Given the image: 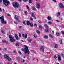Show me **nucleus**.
Returning <instances> with one entry per match:
<instances>
[{"mask_svg":"<svg viewBox=\"0 0 64 64\" xmlns=\"http://www.w3.org/2000/svg\"><path fill=\"white\" fill-rule=\"evenodd\" d=\"M58 61H61L62 59H61V56H60L58 55Z\"/></svg>","mask_w":64,"mask_h":64,"instance_id":"nucleus-8","label":"nucleus"},{"mask_svg":"<svg viewBox=\"0 0 64 64\" xmlns=\"http://www.w3.org/2000/svg\"><path fill=\"white\" fill-rule=\"evenodd\" d=\"M48 38V36H44V39H46Z\"/></svg>","mask_w":64,"mask_h":64,"instance_id":"nucleus-32","label":"nucleus"},{"mask_svg":"<svg viewBox=\"0 0 64 64\" xmlns=\"http://www.w3.org/2000/svg\"><path fill=\"white\" fill-rule=\"evenodd\" d=\"M36 33L38 34H40V32L38 30H36Z\"/></svg>","mask_w":64,"mask_h":64,"instance_id":"nucleus-29","label":"nucleus"},{"mask_svg":"<svg viewBox=\"0 0 64 64\" xmlns=\"http://www.w3.org/2000/svg\"><path fill=\"white\" fill-rule=\"evenodd\" d=\"M19 28H20V29H22V26H19Z\"/></svg>","mask_w":64,"mask_h":64,"instance_id":"nucleus-46","label":"nucleus"},{"mask_svg":"<svg viewBox=\"0 0 64 64\" xmlns=\"http://www.w3.org/2000/svg\"><path fill=\"white\" fill-rule=\"evenodd\" d=\"M31 16H32L33 17H34V18L35 17V16L34 15V14L33 13H32V14H31Z\"/></svg>","mask_w":64,"mask_h":64,"instance_id":"nucleus-27","label":"nucleus"},{"mask_svg":"<svg viewBox=\"0 0 64 64\" xmlns=\"http://www.w3.org/2000/svg\"><path fill=\"white\" fill-rule=\"evenodd\" d=\"M19 37H21V34L19 33Z\"/></svg>","mask_w":64,"mask_h":64,"instance_id":"nucleus-47","label":"nucleus"},{"mask_svg":"<svg viewBox=\"0 0 64 64\" xmlns=\"http://www.w3.org/2000/svg\"><path fill=\"white\" fill-rule=\"evenodd\" d=\"M24 14H25V15H27V14H28V12H27V11H24Z\"/></svg>","mask_w":64,"mask_h":64,"instance_id":"nucleus-26","label":"nucleus"},{"mask_svg":"<svg viewBox=\"0 0 64 64\" xmlns=\"http://www.w3.org/2000/svg\"><path fill=\"white\" fill-rule=\"evenodd\" d=\"M39 28H40V29H42V26H39Z\"/></svg>","mask_w":64,"mask_h":64,"instance_id":"nucleus-36","label":"nucleus"},{"mask_svg":"<svg viewBox=\"0 0 64 64\" xmlns=\"http://www.w3.org/2000/svg\"><path fill=\"white\" fill-rule=\"evenodd\" d=\"M44 20L45 21V22H47V20L46 19Z\"/></svg>","mask_w":64,"mask_h":64,"instance_id":"nucleus-57","label":"nucleus"},{"mask_svg":"<svg viewBox=\"0 0 64 64\" xmlns=\"http://www.w3.org/2000/svg\"><path fill=\"white\" fill-rule=\"evenodd\" d=\"M30 26L31 27H32V26H33V24L30 23Z\"/></svg>","mask_w":64,"mask_h":64,"instance_id":"nucleus-30","label":"nucleus"},{"mask_svg":"<svg viewBox=\"0 0 64 64\" xmlns=\"http://www.w3.org/2000/svg\"><path fill=\"white\" fill-rule=\"evenodd\" d=\"M1 32L2 33V34H4V31L2 30L1 31Z\"/></svg>","mask_w":64,"mask_h":64,"instance_id":"nucleus-41","label":"nucleus"},{"mask_svg":"<svg viewBox=\"0 0 64 64\" xmlns=\"http://www.w3.org/2000/svg\"><path fill=\"white\" fill-rule=\"evenodd\" d=\"M2 43H8V42L4 40H2Z\"/></svg>","mask_w":64,"mask_h":64,"instance_id":"nucleus-11","label":"nucleus"},{"mask_svg":"<svg viewBox=\"0 0 64 64\" xmlns=\"http://www.w3.org/2000/svg\"><path fill=\"white\" fill-rule=\"evenodd\" d=\"M16 46H19V44L18 43H16Z\"/></svg>","mask_w":64,"mask_h":64,"instance_id":"nucleus-31","label":"nucleus"},{"mask_svg":"<svg viewBox=\"0 0 64 64\" xmlns=\"http://www.w3.org/2000/svg\"><path fill=\"white\" fill-rule=\"evenodd\" d=\"M23 62H25V60H23Z\"/></svg>","mask_w":64,"mask_h":64,"instance_id":"nucleus-61","label":"nucleus"},{"mask_svg":"<svg viewBox=\"0 0 64 64\" xmlns=\"http://www.w3.org/2000/svg\"><path fill=\"white\" fill-rule=\"evenodd\" d=\"M0 12H1V11H2V10L1 8H0Z\"/></svg>","mask_w":64,"mask_h":64,"instance_id":"nucleus-58","label":"nucleus"},{"mask_svg":"<svg viewBox=\"0 0 64 64\" xmlns=\"http://www.w3.org/2000/svg\"><path fill=\"white\" fill-rule=\"evenodd\" d=\"M3 3L5 6H8V5L9 4L10 2L7 0H3Z\"/></svg>","mask_w":64,"mask_h":64,"instance_id":"nucleus-3","label":"nucleus"},{"mask_svg":"<svg viewBox=\"0 0 64 64\" xmlns=\"http://www.w3.org/2000/svg\"><path fill=\"white\" fill-rule=\"evenodd\" d=\"M28 1V0H24V2H26V1Z\"/></svg>","mask_w":64,"mask_h":64,"instance_id":"nucleus-56","label":"nucleus"},{"mask_svg":"<svg viewBox=\"0 0 64 64\" xmlns=\"http://www.w3.org/2000/svg\"><path fill=\"white\" fill-rule=\"evenodd\" d=\"M28 41L29 42H31L32 41V40L31 39H28Z\"/></svg>","mask_w":64,"mask_h":64,"instance_id":"nucleus-25","label":"nucleus"},{"mask_svg":"<svg viewBox=\"0 0 64 64\" xmlns=\"http://www.w3.org/2000/svg\"><path fill=\"white\" fill-rule=\"evenodd\" d=\"M36 6V7L37 8H39L40 7V4H37Z\"/></svg>","mask_w":64,"mask_h":64,"instance_id":"nucleus-13","label":"nucleus"},{"mask_svg":"<svg viewBox=\"0 0 64 64\" xmlns=\"http://www.w3.org/2000/svg\"><path fill=\"white\" fill-rule=\"evenodd\" d=\"M23 24L24 25H26V22L25 21H24L23 22Z\"/></svg>","mask_w":64,"mask_h":64,"instance_id":"nucleus-34","label":"nucleus"},{"mask_svg":"<svg viewBox=\"0 0 64 64\" xmlns=\"http://www.w3.org/2000/svg\"><path fill=\"white\" fill-rule=\"evenodd\" d=\"M56 35L57 36H59L60 35V33L59 32H56Z\"/></svg>","mask_w":64,"mask_h":64,"instance_id":"nucleus-17","label":"nucleus"},{"mask_svg":"<svg viewBox=\"0 0 64 64\" xmlns=\"http://www.w3.org/2000/svg\"><path fill=\"white\" fill-rule=\"evenodd\" d=\"M9 38L11 42H14L15 41H16V40L14 39V38L12 36L10 35H9Z\"/></svg>","mask_w":64,"mask_h":64,"instance_id":"nucleus-4","label":"nucleus"},{"mask_svg":"<svg viewBox=\"0 0 64 64\" xmlns=\"http://www.w3.org/2000/svg\"><path fill=\"white\" fill-rule=\"evenodd\" d=\"M32 9L33 10H35V8H34V7H32Z\"/></svg>","mask_w":64,"mask_h":64,"instance_id":"nucleus-37","label":"nucleus"},{"mask_svg":"<svg viewBox=\"0 0 64 64\" xmlns=\"http://www.w3.org/2000/svg\"><path fill=\"white\" fill-rule=\"evenodd\" d=\"M49 31V30L48 28H46L45 30V32H48Z\"/></svg>","mask_w":64,"mask_h":64,"instance_id":"nucleus-21","label":"nucleus"},{"mask_svg":"<svg viewBox=\"0 0 64 64\" xmlns=\"http://www.w3.org/2000/svg\"><path fill=\"white\" fill-rule=\"evenodd\" d=\"M47 19L48 20H50L51 19V17L50 16H49L47 18Z\"/></svg>","mask_w":64,"mask_h":64,"instance_id":"nucleus-15","label":"nucleus"},{"mask_svg":"<svg viewBox=\"0 0 64 64\" xmlns=\"http://www.w3.org/2000/svg\"><path fill=\"white\" fill-rule=\"evenodd\" d=\"M16 59H17V60H18V61H20V58H16Z\"/></svg>","mask_w":64,"mask_h":64,"instance_id":"nucleus-33","label":"nucleus"},{"mask_svg":"<svg viewBox=\"0 0 64 64\" xmlns=\"http://www.w3.org/2000/svg\"><path fill=\"white\" fill-rule=\"evenodd\" d=\"M40 49L41 50H42V51L43 52L44 51V47L43 46H41L40 48Z\"/></svg>","mask_w":64,"mask_h":64,"instance_id":"nucleus-12","label":"nucleus"},{"mask_svg":"<svg viewBox=\"0 0 64 64\" xmlns=\"http://www.w3.org/2000/svg\"><path fill=\"white\" fill-rule=\"evenodd\" d=\"M7 15L8 16H11V15L9 14H8Z\"/></svg>","mask_w":64,"mask_h":64,"instance_id":"nucleus-48","label":"nucleus"},{"mask_svg":"<svg viewBox=\"0 0 64 64\" xmlns=\"http://www.w3.org/2000/svg\"><path fill=\"white\" fill-rule=\"evenodd\" d=\"M22 36L23 37H24V38H27V34H26L25 36V34H22Z\"/></svg>","mask_w":64,"mask_h":64,"instance_id":"nucleus-10","label":"nucleus"},{"mask_svg":"<svg viewBox=\"0 0 64 64\" xmlns=\"http://www.w3.org/2000/svg\"><path fill=\"white\" fill-rule=\"evenodd\" d=\"M14 53H16V50H14Z\"/></svg>","mask_w":64,"mask_h":64,"instance_id":"nucleus-50","label":"nucleus"},{"mask_svg":"<svg viewBox=\"0 0 64 64\" xmlns=\"http://www.w3.org/2000/svg\"><path fill=\"white\" fill-rule=\"evenodd\" d=\"M21 41H22V42H24V41L23 40H21Z\"/></svg>","mask_w":64,"mask_h":64,"instance_id":"nucleus-62","label":"nucleus"},{"mask_svg":"<svg viewBox=\"0 0 64 64\" xmlns=\"http://www.w3.org/2000/svg\"><path fill=\"white\" fill-rule=\"evenodd\" d=\"M30 24V22L29 21H28L27 22L26 24L27 25H29Z\"/></svg>","mask_w":64,"mask_h":64,"instance_id":"nucleus-18","label":"nucleus"},{"mask_svg":"<svg viewBox=\"0 0 64 64\" xmlns=\"http://www.w3.org/2000/svg\"><path fill=\"white\" fill-rule=\"evenodd\" d=\"M30 20H31V21H33V19L31 17L30 18Z\"/></svg>","mask_w":64,"mask_h":64,"instance_id":"nucleus-39","label":"nucleus"},{"mask_svg":"<svg viewBox=\"0 0 64 64\" xmlns=\"http://www.w3.org/2000/svg\"><path fill=\"white\" fill-rule=\"evenodd\" d=\"M49 36L50 37V38H53V36L51 34H50L49 35Z\"/></svg>","mask_w":64,"mask_h":64,"instance_id":"nucleus-23","label":"nucleus"},{"mask_svg":"<svg viewBox=\"0 0 64 64\" xmlns=\"http://www.w3.org/2000/svg\"><path fill=\"white\" fill-rule=\"evenodd\" d=\"M54 58H55V59H56V58H57V56H54Z\"/></svg>","mask_w":64,"mask_h":64,"instance_id":"nucleus-51","label":"nucleus"},{"mask_svg":"<svg viewBox=\"0 0 64 64\" xmlns=\"http://www.w3.org/2000/svg\"><path fill=\"white\" fill-rule=\"evenodd\" d=\"M4 57L5 58H6V59H8L9 57V56H8L6 55H4Z\"/></svg>","mask_w":64,"mask_h":64,"instance_id":"nucleus-9","label":"nucleus"},{"mask_svg":"<svg viewBox=\"0 0 64 64\" xmlns=\"http://www.w3.org/2000/svg\"><path fill=\"white\" fill-rule=\"evenodd\" d=\"M60 15V12H58L57 14V17H59Z\"/></svg>","mask_w":64,"mask_h":64,"instance_id":"nucleus-14","label":"nucleus"},{"mask_svg":"<svg viewBox=\"0 0 64 64\" xmlns=\"http://www.w3.org/2000/svg\"><path fill=\"white\" fill-rule=\"evenodd\" d=\"M34 26H35V27H37V24H34Z\"/></svg>","mask_w":64,"mask_h":64,"instance_id":"nucleus-43","label":"nucleus"},{"mask_svg":"<svg viewBox=\"0 0 64 64\" xmlns=\"http://www.w3.org/2000/svg\"><path fill=\"white\" fill-rule=\"evenodd\" d=\"M2 10L3 11H4V12L5 11V10H4V9H3Z\"/></svg>","mask_w":64,"mask_h":64,"instance_id":"nucleus-63","label":"nucleus"},{"mask_svg":"<svg viewBox=\"0 0 64 64\" xmlns=\"http://www.w3.org/2000/svg\"><path fill=\"white\" fill-rule=\"evenodd\" d=\"M13 6L15 8H19V5L18 4H17L16 2H13L12 3Z\"/></svg>","mask_w":64,"mask_h":64,"instance_id":"nucleus-5","label":"nucleus"},{"mask_svg":"<svg viewBox=\"0 0 64 64\" xmlns=\"http://www.w3.org/2000/svg\"><path fill=\"white\" fill-rule=\"evenodd\" d=\"M2 2V0H0V3Z\"/></svg>","mask_w":64,"mask_h":64,"instance_id":"nucleus-60","label":"nucleus"},{"mask_svg":"<svg viewBox=\"0 0 64 64\" xmlns=\"http://www.w3.org/2000/svg\"><path fill=\"white\" fill-rule=\"evenodd\" d=\"M62 57H63V56H64V55L63 54H62Z\"/></svg>","mask_w":64,"mask_h":64,"instance_id":"nucleus-54","label":"nucleus"},{"mask_svg":"<svg viewBox=\"0 0 64 64\" xmlns=\"http://www.w3.org/2000/svg\"><path fill=\"white\" fill-rule=\"evenodd\" d=\"M44 26L45 27H46V28H48V25H47V24H44Z\"/></svg>","mask_w":64,"mask_h":64,"instance_id":"nucleus-24","label":"nucleus"},{"mask_svg":"<svg viewBox=\"0 0 64 64\" xmlns=\"http://www.w3.org/2000/svg\"><path fill=\"white\" fill-rule=\"evenodd\" d=\"M8 59V61H10L11 60V58L9 57Z\"/></svg>","mask_w":64,"mask_h":64,"instance_id":"nucleus-38","label":"nucleus"},{"mask_svg":"<svg viewBox=\"0 0 64 64\" xmlns=\"http://www.w3.org/2000/svg\"><path fill=\"white\" fill-rule=\"evenodd\" d=\"M61 33L63 35H64V31H61Z\"/></svg>","mask_w":64,"mask_h":64,"instance_id":"nucleus-35","label":"nucleus"},{"mask_svg":"<svg viewBox=\"0 0 64 64\" xmlns=\"http://www.w3.org/2000/svg\"><path fill=\"white\" fill-rule=\"evenodd\" d=\"M60 44H62V40H60Z\"/></svg>","mask_w":64,"mask_h":64,"instance_id":"nucleus-28","label":"nucleus"},{"mask_svg":"<svg viewBox=\"0 0 64 64\" xmlns=\"http://www.w3.org/2000/svg\"><path fill=\"white\" fill-rule=\"evenodd\" d=\"M58 47V45L57 44H56L54 46V48H57Z\"/></svg>","mask_w":64,"mask_h":64,"instance_id":"nucleus-22","label":"nucleus"},{"mask_svg":"<svg viewBox=\"0 0 64 64\" xmlns=\"http://www.w3.org/2000/svg\"><path fill=\"white\" fill-rule=\"evenodd\" d=\"M14 18L16 20V21H17L18 23L21 22V21L19 19V16H17L16 18Z\"/></svg>","mask_w":64,"mask_h":64,"instance_id":"nucleus-6","label":"nucleus"},{"mask_svg":"<svg viewBox=\"0 0 64 64\" xmlns=\"http://www.w3.org/2000/svg\"><path fill=\"white\" fill-rule=\"evenodd\" d=\"M14 22V23H15L16 24H17V22Z\"/></svg>","mask_w":64,"mask_h":64,"instance_id":"nucleus-59","label":"nucleus"},{"mask_svg":"<svg viewBox=\"0 0 64 64\" xmlns=\"http://www.w3.org/2000/svg\"><path fill=\"white\" fill-rule=\"evenodd\" d=\"M32 0H29V3H32Z\"/></svg>","mask_w":64,"mask_h":64,"instance_id":"nucleus-20","label":"nucleus"},{"mask_svg":"<svg viewBox=\"0 0 64 64\" xmlns=\"http://www.w3.org/2000/svg\"><path fill=\"white\" fill-rule=\"evenodd\" d=\"M26 8L28 9H29V6L28 5H26Z\"/></svg>","mask_w":64,"mask_h":64,"instance_id":"nucleus-40","label":"nucleus"},{"mask_svg":"<svg viewBox=\"0 0 64 64\" xmlns=\"http://www.w3.org/2000/svg\"><path fill=\"white\" fill-rule=\"evenodd\" d=\"M7 64H10V63L9 62H8Z\"/></svg>","mask_w":64,"mask_h":64,"instance_id":"nucleus-64","label":"nucleus"},{"mask_svg":"<svg viewBox=\"0 0 64 64\" xmlns=\"http://www.w3.org/2000/svg\"><path fill=\"white\" fill-rule=\"evenodd\" d=\"M34 37L35 38H37V36H36V35L35 34H34Z\"/></svg>","mask_w":64,"mask_h":64,"instance_id":"nucleus-49","label":"nucleus"},{"mask_svg":"<svg viewBox=\"0 0 64 64\" xmlns=\"http://www.w3.org/2000/svg\"><path fill=\"white\" fill-rule=\"evenodd\" d=\"M52 32V34H54V30H53Z\"/></svg>","mask_w":64,"mask_h":64,"instance_id":"nucleus-52","label":"nucleus"},{"mask_svg":"<svg viewBox=\"0 0 64 64\" xmlns=\"http://www.w3.org/2000/svg\"><path fill=\"white\" fill-rule=\"evenodd\" d=\"M18 53L20 55H21L22 54V53L20 52H18Z\"/></svg>","mask_w":64,"mask_h":64,"instance_id":"nucleus-42","label":"nucleus"},{"mask_svg":"<svg viewBox=\"0 0 64 64\" xmlns=\"http://www.w3.org/2000/svg\"><path fill=\"white\" fill-rule=\"evenodd\" d=\"M0 19H1L0 22L2 24H6L7 21H5L4 16H0Z\"/></svg>","mask_w":64,"mask_h":64,"instance_id":"nucleus-2","label":"nucleus"},{"mask_svg":"<svg viewBox=\"0 0 64 64\" xmlns=\"http://www.w3.org/2000/svg\"><path fill=\"white\" fill-rule=\"evenodd\" d=\"M24 46V49L23 48H22V50L23 51H24V54H26L27 53L28 54H29V50L28 47L26 46Z\"/></svg>","mask_w":64,"mask_h":64,"instance_id":"nucleus-1","label":"nucleus"},{"mask_svg":"<svg viewBox=\"0 0 64 64\" xmlns=\"http://www.w3.org/2000/svg\"><path fill=\"white\" fill-rule=\"evenodd\" d=\"M59 6L61 8H64V6L62 3H60L59 4Z\"/></svg>","mask_w":64,"mask_h":64,"instance_id":"nucleus-7","label":"nucleus"},{"mask_svg":"<svg viewBox=\"0 0 64 64\" xmlns=\"http://www.w3.org/2000/svg\"><path fill=\"white\" fill-rule=\"evenodd\" d=\"M38 22L40 23V24L42 23V22H41V21L40 20H39Z\"/></svg>","mask_w":64,"mask_h":64,"instance_id":"nucleus-45","label":"nucleus"},{"mask_svg":"<svg viewBox=\"0 0 64 64\" xmlns=\"http://www.w3.org/2000/svg\"><path fill=\"white\" fill-rule=\"evenodd\" d=\"M4 50L5 51H6V50H7V49L6 48H4Z\"/></svg>","mask_w":64,"mask_h":64,"instance_id":"nucleus-55","label":"nucleus"},{"mask_svg":"<svg viewBox=\"0 0 64 64\" xmlns=\"http://www.w3.org/2000/svg\"><path fill=\"white\" fill-rule=\"evenodd\" d=\"M53 1H54V2H55V3H56V0H53Z\"/></svg>","mask_w":64,"mask_h":64,"instance_id":"nucleus-53","label":"nucleus"},{"mask_svg":"<svg viewBox=\"0 0 64 64\" xmlns=\"http://www.w3.org/2000/svg\"><path fill=\"white\" fill-rule=\"evenodd\" d=\"M48 25H51L52 24V22H49L48 23Z\"/></svg>","mask_w":64,"mask_h":64,"instance_id":"nucleus-19","label":"nucleus"},{"mask_svg":"<svg viewBox=\"0 0 64 64\" xmlns=\"http://www.w3.org/2000/svg\"><path fill=\"white\" fill-rule=\"evenodd\" d=\"M15 37L16 40H18V36L17 34H16L15 35Z\"/></svg>","mask_w":64,"mask_h":64,"instance_id":"nucleus-16","label":"nucleus"},{"mask_svg":"<svg viewBox=\"0 0 64 64\" xmlns=\"http://www.w3.org/2000/svg\"><path fill=\"white\" fill-rule=\"evenodd\" d=\"M56 21L57 22H60V20H56Z\"/></svg>","mask_w":64,"mask_h":64,"instance_id":"nucleus-44","label":"nucleus"}]
</instances>
